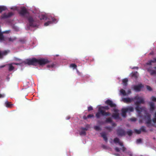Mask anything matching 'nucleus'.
<instances>
[{
  "label": "nucleus",
  "instance_id": "39",
  "mask_svg": "<svg viewBox=\"0 0 156 156\" xmlns=\"http://www.w3.org/2000/svg\"><path fill=\"white\" fill-rule=\"evenodd\" d=\"M142 142V140L141 139H139L137 140L136 143L137 144L140 143Z\"/></svg>",
  "mask_w": 156,
  "mask_h": 156
},
{
  "label": "nucleus",
  "instance_id": "1",
  "mask_svg": "<svg viewBox=\"0 0 156 156\" xmlns=\"http://www.w3.org/2000/svg\"><path fill=\"white\" fill-rule=\"evenodd\" d=\"M48 62L49 61L47 59L44 58L37 59L35 58H33L31 59H27L24 62V63L25 64L34 66H36L38 65H43Z\"/></svg>",
  "mask_w": 156,
  "mask_h": 156
},
{
  "label": "nucleus",
  "instance_id": "20",
  "mask_svg": "<svg viewBox=\"0 0 156 156\" xmlns=\"http://www.w3.org/2000/svg\"><path fill=\"white\" fill-rule=\"evenodd\" d=\"M138 73L137 72L132 73V77H133L135 79H136L138 77Z\"/></svg>",
  "mask_w": 156,
  "mask_h": 156
},
{
  "label": "nucleus",
  "instance_id": "9",
  "mask_svg": "<svg viewBox=\"0 0 156 156\" xmlns=\"http://www.w3.org/2000/svg\"><path fill=\"white\" fill-rule=\"evenodd\" d=\"M13 15V13L12 12H10L7 14L6 13H4L2 16V19H5L9 18Z\"/></svg>",
  "mask_w": 156,
  "mask_h": 156
},
{
  "label": "nucleus",
  "instance_id": "36",
  "mask_svg": "<svg viewBox=\"0 0 156 156\" xmlns=\"http://www.w3.org/2000/svg\"><path fill=\"white\" fill-rule=\"evenodd\" d=\"M146 87L147 90L149 91H151L152 90V88L150 86L148 85H147Z\"/></svg>",
  "mask_w": 156,
  "mask_h": 156
},
{
  "label": "nucleus",
  "instance_id": "23",
  "mask_svg": "<svg viewBox=\"0 0 156 156\" xmlns=\"http://www.w3.org/2000/svg\"><path fill=\"white\" fill-rule=\"evenodd\" d=\"M120 93L124 96L127 95L125 91L123 89H121L120 90Z\"/></svg>",
  "mask_w": 156,
  "mask_h": 156
},
{
  "label": "nucleus",
  "instance_id": "44",
  "mask_svg": "<svg viewBox=\"0 0 156 156\" xmlns=\"http://www.w3.org/2000/svg\"><path fill=\"white\" fill-rule=\"evenodd\" d=\"M5 96V94H0V98H4Z\"/></svg>",
  "mask_w": 156,
  "mask_h": 156
},
{
  "label": "nucleus",
  "instance_id": "19",
  "mask_svg": "<svg viewBox=\"0 0 156 156\" xmlns=\"http://www.w3.org/2000/svg\"><path fill=\"white\" fill-rule=\"evenodd\" d=\"M4 41H5V39L3 35V33L1 32V30H0V41L2 42Z\"/></svg>",
  "mask_w": 156,
  "mask_h": 156
},
{
  "label": "nucleus",
  "instance_id": "24",
  "mask_svg": "<svg viewBox=\"0 0 156 156\" xmlns=\"http://www.w3.org/2000/svg\"><path fill=\"white\" fill-rule=\"evenodd\" d=\"M5 106L8 108L10 107L12 105V104H11L10 102L8 101H6L5 102Z\"/></svg>",
  "mask_w": 156,
  "mask_h": 156
},
{
  "label": "nucleus",
  "instance_id": "56",
  "mask_svg": "<svg viewBox=\"0 0 156 156\" xmlns=\"http://www.w3.org/2000/svg\"><path fill=\"white\" fill-rule=\"evenodd\" d=\"M2 55H2V53L0 51V58H2Z\"/></svg>",
  "mask_w": 156,
  "mask_h": 156
},
{
  "label": "nucleus",
  "instance_id": "34",
  "mask_svg": "<svg viewBox=\"0 0 156 156\" xmlns=\"http://www.w3.org/2000/svg\"><path fill=\"white\" fill-rule=\"evenodd\" d=\"M94 129L97 131H99L101 130V128L98 126H95L94 127Z\"/></svg>",
  "mask_w": 156,
  "mask_h": 156
},
{
  "label": "nucleus",
  "instance_id": "25",
  "mask_svg": "<svg viewBox=\"0 0 156 156\" xmlns=\"http://www.w3.org/2000/svg\"><path fill=\"white\" fill-rule=\"evenodd\" d=\"M70 67L73 68V69H76L77 66L75 64H71L70 65Z\"/></svg>",
  "mask_w": 156,
  "mask_h": 156
},
{
  "label": "nucleus",
  "instance_id": "54",
  "mask_svg": "<svg viewBox=\"0 0 156 156\" xmlns=\"http://www.w3.org/2000/svg\"><path fill=\"white\" fill-rule=\"evenodd\" d=\"M138 69V67H133V68L132 69Z\"/></svg>",
  "mask_w": 156,
  "mask_h": 156
},
{
  "label": "nucleus",
  "instance_id": "58",
  "mask_svg": "<svg viewBox=\"0 0 156 156\" xmlns=\"http://www.w3.org/2000/svg\"><path fill=\"white\" fill-rule=\"evenodd\" d=\"M5 65H2V66H0V68H3L4 67H5Z\"/></svg>",
  "mask_w": 156,
  "mask_h": 156
},
{
  "label": "nucleus",
  "instance_id": "38",
  "mask_svg": "<svg viewBox=\"0 0 156 156\" xmlns=\"http://www.w3.org/2000/svg\"><path fill=\"white\" fill-rule=\"evenodd\" d=\"M93 110V108L91 106H90L88 108V110L89 111H90L92 110Z\"/></svg>",
  "mask_w": 156,
  "mask_h": 156
},
{
  "label": "nucleus",
  "instance_id": "15",
  "mask_svg": "<svg viewBox=\"0 0 156 156\" xmlns=\"http://www.w3.org/2000/svg\"><path fill=\"white\" fill-rule=\"evenodd\" d=\"M56 20L55 19H52V21H49L44 23L45 26H47L49 25V24L52 23L53 22H55L56 21Z\"/></svg>",
  "mask_w": 156,
  "mask_h": 156
},
{
  "label": "nucleus",
  "instance_id": "3",
  "mask_svg": "<svg viewBox=\"0 0 156 156\" xmlns=\"http://www.w3.org/2000/svg\"><path fill=\"white\" fill-rule=\"evenodd\" d=\"M109 109V108L108 106H101L99 108L98 112L96 114V117L97 118L99 119L100 118L101 115L106 116L110 115L111 114L109 112H106L103 110H108Z\"/></svg>",
  "mask_w": 156,
  "mask_h": 156
},
{
  "label": "nucleus",
  "instance_id": "12",
  "mask_svg": "<svg viewBox=\"0 0 156 156\" xmlns=\"http://www.w3.org/2000/svg\"><path fill=\"white\" fill-rule=\"evenodd\" d=\"M152 69V68L151 67H150L147 69V70L151 75L154 74L156 75V71Z\"/></svg>",
  "mask_w": 156,
  "mask_h": 156
},
{
  "label": "nucleus",
  "instance_id": "47",
  "mask_svg": "<svg viewBox=\"0 0 156 156\" xmlns=\"http://www.w3.org/2000/svg\"><path fill=\"white\" fill-rule=\"evenodd\" d=\"M122 151L123 152H124L126 150V148L124 146L122 147Z\"/></svg>",
  "mask_w": 156,
  "mask_h": 156
},
{
  "label": "nucleus",
  "instance_id": "22",
  "mask_svg": "<svg viewBox=\"0 0 156 156\" xmlns=\"http://www.w3.org/2000/svg\"><path fill=\"white\" fill-rule=\"evenodd\" d=\"M6 9V7L4 6H0V13Z\"/></svg>",
  "mask_w": 156,
  "mask_h": 156
},
{
  "label": "nucleus",
  "instance_id": "45",
  "mask_svg": "<svg viewBox=\"0 0 156 156\" xmlns=\"http://www.w3.org/2000/svg\"><path fill=\"white\" fill-rule=\"evenodd\" d=\"M8 53V52L7 51H4L2 53V55H6Z\"/></svg>",
  "mask_w": 156,
  "mask_h": 156
},
{
  "label": "nucleus",
  "instance_id": "28",
  "mask_svg": "<svg viewBox=\"0 0 156 156\" xmlns=\"http://www.w3.org/2000/svg\"><path fill=\"white\" fill-rule=\"evenodd\" d=\"M14 68L13 66L11 64L9 65V70L11 71L14 69Z\"/></svg>",
  "mask_w": 156,
  "mask_h": 156
},
{
  "label": "nucleus",
  "instance_id": "21",
  "mask_svg": "<svg viewBox=\"0 0 156 156\" xmlns=\"http://www.w3.org/2000/svg\"><path fill=\"white\" fill-rule=\"evenodd\" d=\"M128 81V80L127 78H125L123 80L122 82L123 83V85L126 86L127 84V82Z\"/></svg>",
  "mask_w": 156,
  "mask_h": 156
},
{
  "label": "nucleus",
  "instance_id": "8",
  "mask_svg": "<svg viewBox=\"0 0 156 156\" xmlns=\"http://www.w3.org/2000/svg\"><path fill=\"white\" fill-rule=\"evenodd\" d=\"M105 104L109 105L111 108H115L116 107V104L114 103L112 101L109 99L105 101Z\"/></svg>",
  "mask_w": 156,
  "mask_h": 156
},
{
  "label": "nucleus",
  "instance_id": "41",
  "mask_svg": "<svg viewBox=\"0 0 156 156\" xmlns=\"http://www.w3.org/2000/svg\"><path fill=\"white\" fill-rule=\"evenodd\" d=\"M115 150L117 152H119L120 151L119 148L117 147L115 148Z\"/></svg>",
  "mask_w": 156,
  "mask_h": 156
},
{
  "label": "nucleus",
  "instance_id": "31",
  "mask_svg": "<svg viewBox=\"0 0 156 156\" xmlns=\"http://www.w3.org/2000/svg\"><path fill=\"white\" fill-rule=\"evenodd\" d=\"M127 133L129 136H131L133 134V132L131 130H129L127 132Z\"/></svg>",
  "mask_w": 156,
  "mask_h": 156
},
{
  "label": "nucleus",
  "instance_id": "6",
  "mask_svg": "<svg viewBox=\"0 0 156 156\" xmlns=\"http://www.w3.org/2000/svg\"><path fill=\"white\" fill-rule=\"evenodd\" d=\"M117 134L119 136H125L126 134V131L122 129L119 128L117 130Z\"/></svg>",
  "mask_w": 156,
  "mask_h": 156
},
{
  "label": "nucleus",
  "instance_id": "14",
  "mask_svg": "<svg viewBox=\"0 0 156 156\" xmlns=\"http://www.w3.org/2000/svg\"><path fill=\"white\" fill-rule=\"evenodd\" d=\"M101 136L103 137L105 141L106 142L108 141V138L105 132L101 133H100Z\"/></svg>",
  "mask_w": 156,
  "mask_h": 156
},
{
  "label": "nucleus",
  "instance_id": "32",
  "mask_svg": "<svg viewBox=\"0 0 156 156\" xmlns=\"http://www.w3.org/2000/svg\"><path fill=\"white\" fill-rule=\"evenodd\" d=\"M134 131L135 132V133L137 134H140L141 133V132L140 129L138 130L137 129H134Z\"/></svg>",
  "mask_w": 156,
  "mask_h": 156
},
{
  "label": "nucleus",
  "instance_id": "26",
  "mask_svg": "<svg viewBox=\"0 0 156 156\" xmlns=\"http://www.w3.org/2000/svg\"><path fill=\"white\" fill-rule=\"evenodd\" d=\"M141 132L142 131L144 132H146L147 131L146 130L145 127L144 126H142L140 129Z\"/></svg>",
  "mask_w": 156,
  "mask_h": 156
},
{
  "label": "nucleus",
  "instance_id": "30",
  "mask_svg": "<svg viewBox=\"0 0 156 156\" xmlns=\"http://www.w3.org/2000/svg\"><path fill=\"white\" fill-rule=\"evenodd\" d=\"M114 142L116 143H119V139L117 137L115 138L114 139Z\"/></svg>",
  "mask_w": 156,
  "mask_h": 156
},
{
  "label": "nucleus",
  "instance_id": "55",
  "mask_svg": "<svg viewBox=\"0 0 156 156\" xmlns=\"http://www.w3.org/2000/svg\"><path fill=\"white\" fill-rule=\"evenodd\" d=\"M128 154L130 156H132V154L130 152H129Z\"/></svg>",
  "mask_w": 156,
  "mask_h": 156
},
{
  "label": "nucleus",
  "instance_id": "33",
  "mask_svg": "<svg viewBox=\"0 0 156 156\" xmlns=\"http://www.w3.org/2000/svg\"><path fill=\"white\" fill-rule=\"evenodd\" d=\"M105 128L109 131H111L112 130V128L110 126H106Z\"/></svg>",
  "mask_w": 156,
  "mask_h": 156
},
{
  "label": "nucleus",
  "instance_id": "48",
  "mask_svg": "<svg viewBox=\"0 0 156 156\" xmlns=\"http://www.w3.org/2000/svg\"><path fill=\"white\" fill-rule=\"evenodd\" d=\"M118 143H119V145H120V146H121L122 147L123 146V144L122 143L119 142Z\"/></svg>",
  "mask_w": 156,
  "mask_h": 156
},
{
  "label": "nucleus",
  "instance_id": "46",
  "mask_svg": "<svg viewBox=\"0 0 156 156\" xmlns=\"http://www.w3.org/2000/svg\"><path fill=\"white\" fill-rule=\"evenodd\" d=\"M10 30H6L5 31H4L2 33H9L10 32Z\"/></svg>",
  "mask_w": 156,
  "mask_h": 156
},
{
  "label": "nucleus",
  "instance_id": "29",
  "mask_svg": "<svg viewBox=\"0 0 156 156\" xmlns=\"http://www.w3.org/2000/svg\"><path fill=\"white\" fill-rule=\"evenodd\" d=\"M16 38V37H14L12 38L11 37H9L8 38V40L9 41L13 42L15 40Z\"/></svg>",
  "mask_w": 156,
  "mask_h": 156
},
{
  "label": "nucleus",
  "instance_id": "5",
  "mask_svg": "<svg viewBox=\"0 0 156 156\" xmlns=\"http://www.w3.org/2000/svg\"><path fill=\"white\" fill-rule=\"evenodd\" d=\"M139 98V96L137 95L135 96L134 98H123L122 99V101L124 103H129L135 100H138Z\"/></svg>",
  "mask_w": 156,
  "mask_h": 156
},
{
  "label": "nucleus",
  "instance_id": "42",
  "mask_svg": "<svg viewBox=\"0 0 156 156\" xmlns=\"http://www.w3.org/2000/svg\"><path fill=\"white\" fill-rule=\"evenodd\" d=\"M130 120L131 121L135 122L136 120V118H132L130 119Z\"/></svg>",
  "mask_w": 156,
  "mask_h": 156
},
{
  "label": "nucleus",
  "instance_id": "11",
  "mask_svg": "<svg viewBox=\"0 0 156 156\" xmlns=\"http://www.w3.org/2000/svg\"><path fill=\"white\" fill-rule=\"evenodd\" d=\"M81 131L80 132V135L85 136L86 134V131L87 130L88 128H87L81 127L80 128Z\"/></svg>",
  "mask_w": 156,
  "mask_h": 156
},
{
  "label": "nucleus",
  "instance_id": "61",
  "mask_svg": "<svg viewBox=\"0 0 156 156\" xmlns=\"http://www.w3.org/2000/svg\"><path fill=\"white\" fill-rule=\"evenodd\" d=\"M70 117H67L66 119H70Z\"/></svg>",
  "mask_w": 156,
  "mask_h": 156
},
{
  "label": "nucleus",
  "instance_id": "27",
  "mask_svg": "<svg viewBox=\"0 0 156 156\" xmlns=\"http://www.w3.org/2000/svg\"><path fill=\"white\" fill-rule=\"evenodd\" d=\"M106 122H112V119L110 117L106 119L105 121Z\"/></svg>",
  "mask_w": 156,
  "mask_h": 156
},
{
  "label": "nucleus",
  "instance_id": "2",
  "mask_svg": "<svg viewBox=\"0 0 156 156\" xmlns=\"http://www.w3.org/2000/svg\"><path fill=\"white\" fill-rule=\"evenodd\" d=\"M19 13L21 16L27 19L30 26L35 27L36 26V25L34 23V20L31 16H29V13L25 7L21 8Z\"/></svg>",
  "mask_w": 156,
  "mask_h": 156
},
{
  "label": "nucleus",
  "instance_id": "50",
  "mask_svg": "<svg viewBox=\"0 0 156 156\" xmlns=\"http://www.w3.org/2000/svg\"><path fill=\"white\" fill-rule=\"evenodd\" d=\"M156 63V57L154 58L153 59V63Z\"/></svg>",
  "mask_w": 156,
  "mask_h": 156
},
{
  "label": "nucleus",
  "instance_id": "13",
  "mask_svg": "<svg viewBox=\"0 0 156 156\" xmlns=\"http://www.w3.org/2000/svg\"><path fill=\"white\" fill-rule=\"evenodd\" d=\"M149 105L150 106V110L151 112H153L155 109L154 104L153 102H150Z\"/></svg>",
  "mask_w": 156,
  "mask_h": 156
},
{
  "label": "nucleus",
  "instance_id": "37",
  "mask_svg": "<svg viewBox=\"0 0 156 156\" xmlns=\"http://www.w3.org/2000/svg\"><path fill=\"white\" fill-rule=\"evenodd\" d=\"M151 99L152 101L156 102V98L155 97H154L152 96L151 97Z\"/></svg>",
  "mask_w": 156,
  "mask_h": 156
},
{
  "label": "nucleus",
  "instance_id": "63",
  "mask_svg": "<svg viewBox=\"0 0 156 156\" xmlns=\"http://www.w3.org/2000/svg\"><path fill=\"white\" fill-rule=\"evenodd\" d=\"M155 69H156V66H155L154 68Z\"/></svg>",
  "mask_w": 156,
  "mask_h": 156
},
{
  "label": "nucleus",
  "instance_id": "53",
  "mask_svg": "<svg viewBox=\"0 0 156 156\" xmlns=\"http://www.w3.org/2000/svg\"><path fill=\"white\" fill-rule=\"evenodd\" d=\"M127 92L128 94H129L131 93V90L130 89Z\"/></svg>",
  "mask_w": 156,
  "mask_h": 156
},
{
  "label": "nucleus",
  "instance_id": "52",
  "mask_svg": "<svg viewBox=\"0 0 156 156\" xmlns=\"http://www.w3.org/2000/svg\"><path fill=\"white\" fill-rule=\"evenodd\" d=\"M112 126H116V124L115 123H113L112 124Z\"/></svg>",
  "mask_w": 156,
  "mask_h": 156
},
{
  "label": "nucleus",
  "instance_id": "51",
  "mask_svg": "<svg viewBox=\"0 0 156 156\" xmlns=\"http://www.w3.org/2000/svg\"><path fill=\"white\" fill-rule=\"evenodd\" d=\"M47 67H49H49H53V65H48L47 66Z\"/></svg>",
  "mask_w": 156,
  "mask_h": 156
},
{
  "label": "nucleus",
  "instance_id": "57",
  "mask_svg": "<svg viewBox=\"0 0 156 156\" xmlns=\"http://www.w3.org/2000/svg\"><path fill=\"white\" fill-rule=\"evenodd\" d=\"M13 64H14V65H19V63H13Z\"/></svg>",
  "mask_w": 156,
  "mask_h": 156
},
{
  "label": "nucleus",
  "instance_id": "62",
  "mask_svg": "<svg viewBox=\"0 0 156 156\" xmlns=\"http://www.w3.org/2000/svg\"><path fill=\"white\" fill-rule=\"evenodd\" d=\"M77 72L78 73V74H80V72H79L77 70Z\"/></svg>",
  "mask_w": 156,
  "mask_h": 156
},
{
  "label": "nucleus",
  "instance_id": "64",
  "mask_svg": "<svg viewBox=\"0 0 156 156\" xmlns=\"http://www.w3.org/2000/svg\"><path fill=\"white\" fill-rule=\"evenodd\" d=\"M16 60H20V59H18V58H17V59H16Z\"/></svg>",
  "mask_w": 156,
  "mask_h": 156
},
{
  "label": "nucleus",
  "instance_id": "4",
  "mask_svg": "<svg viewBox=\"0 0 156 156\" xmlns=\"http://www.w3.org/2000/svg\"><path fill=\"white\" fill-rule=\"evenodd\" d=\"M139 97L140 98L138 100H137L138 101H137L135 103V104L136 106L135 108L136 110L139 114H140L143 110V107H140L139 105L140 104H144V99L141 97L139 96Z\"/></svg>",
  "mask_w": 156,
  "mask_h": 156
},
{
  "label": "nucleus",
  "instance_id": "7",
  "mask_svg": "<svg viewBox=\"0 0 156 156\" xmlns=\"http://www.w3.org/2000/svg\"><path fill=\"white\" fill-rule=\"evenodd\" d=\"M146 119V123L147 124V126L149 127L150 125H151V115L147 113L145 117Z\"/></svg>",
  "mask_w": 156,
  "mask_h": 156
},
{
  "label": "nucleus",
  "instance_id": "49",
  "mask_svg": "<svg viewBox=\"0 0 156 156\" xmlns=\"http://www.w3.org/2000/svg\"><path fill=\"white\" fill-rule=\"evenodd\" d=\"M83 118L84 120H86L87 119H88V118H87V116H86L85 115H84L83 116Z\"/></svg>",
  "mask_w": 156,
  "mask_h": 156
},
{
  "label": "nucleus",
  "instance_id": "10",
  "mask_svg": "<svg viewBox=\"0 0 156 156\" xmlns=\"http://www.w3.org/2000/svg\"><path fill=\"white\" fill-rule=\"evenodd\" d=\"M143 87V85L141 84L138 85H134L133 87V89L136 91H140L141 90V88Z\"/></svg>",
  "mask_w": 156,
  "mask_h": 156
},
{
  "label": "nucleus",
  "instance_id": "59",
  "mask_svg": "<svg viewBox=\"0 0 156 156\" xmlns=\"http://www.w3.org/2000/svg\"><path fill=\"white\" fill-rule=\"evenodd\" d=\"M114 155L116 156H119V154H115Z\"/></svg>",
  "mask_w": 156,
  "mask_h": 156
},
{
  "label": "nucleus",
  "instance_id": "35",
  "mask_svg": "<svg viewBox=\"0 0 156 156\" xmlns=\"http://www.w3.org/2000/svg\"><path fill=\"white\" fill-rule=\"evenodd\" d=\"M152 63H153V60H151L149 61L146 64L147 65H151Z\"/></svg>",
  "mask_w": 156,
  "mask_h": 156
},
{
  "label": "nucleus",
  "instance_id": "60",
  "mask_svg": "<svg viewBox=\"0 0 156 156\" xmlns=\"http://www.w3.org/2000/svg\"><path fill=\"white\" fill-rule=\"evenodd\" d=\"M154 117H156V112L154 113Z\"/></svg>",
  "mask_w": 156,
  "mask_h": 156
},
{
  "label": "nucleus",
  "instance_id": "40",
  "mask_svg": "<svg viewBox=\"0 0 156 156\" xmlns=\"http://www.w3.org/2000/svg\"><path fill=\"white\" fill-rule=\"evenodd\" d=\"M94 117V115L92 114H89L87 116L88 118H91Z\"/></svg>",
  "mask_w": 156,
  "mask_h": 156
},
{
  "label": "nucleus",
  "instance_id": "17",
  "mask_svg": "<svg viewBox=\"0 0 156 156\" xmlns=\"http://www.w3.org/2000/svg\"><path fill=\"white\" fill-rule=\"evenodd\" d=\"M127 112L125 108H122V115L123 117H126V113Z\"/></svg>",
  "mask_w": 156,
  "mask_h": 156
},
{
  "label": "nucleus",
  "instance_id": "16",
  "mask_svg": "<svg viewBox=\"0 0 156 156\" xmlns=\"http://www.w3.org/2000/svg\"><path fill=\"white\" fill-rule=\"evenodd\" d=\"M127 112H133L134 111L133 108L131 106L128 107L127 108H125Z\"/></svg>",
  "mask_w": 156,
  "mask_h": 156
},
{
  "label": "nucleus",
  "instance_id": "18",
  "mask_svg": "<svg viewBox=\"0 0 156 156\" xmlns=\"http://www.w3.org/2000/svg\"><path fill=\"white\" fill-rule=\"evenodd\" d=\"M112 116L115 119H118L119 118V113H114L112 115Z\"/></svg>",
  "mask_w": 156,
  "mask_h": 156
},
{
  "label": "nucleus",
  "instance_id": "43",
  "mask_svg": "<svg viewBox=\"0 0 156 156\" xmlns=\"http://www.w3.org/2000/svg\"><path fill=\"white\" fill-rule=\"evenodd\" d=\"M153 122L154 123H156V117H154L152 119Z\"/></svg>",
  "mask_w": 156,
  "mask_h": 156
}]
</instances>
